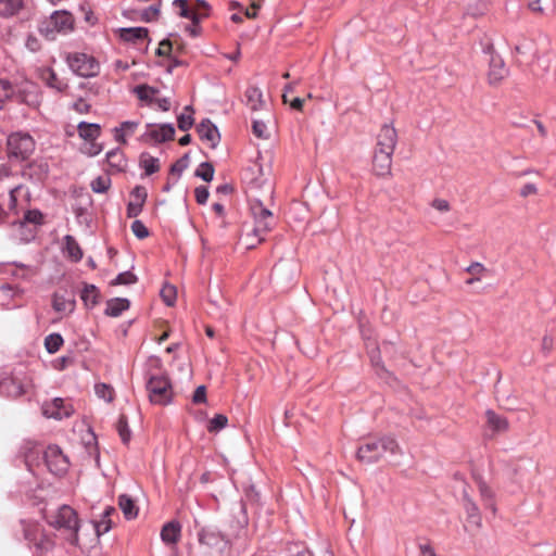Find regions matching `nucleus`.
<instances>
[{
	"label": "nucleus",
	"instance_id": "obj_18",
	"mask_svg": "<svg viewBox=\"0 0 556 556\" xmlns=\"http://www.w3.org/2000/svg\"><path fill=\"white\" fill-rule=\"evenodd\" d=\"M12 237L21 242H28L35 238L36 229L25 222H15L12 224Z\"/></svg>",
	"mask_w": 556,
	"mask_h": 556
},
{
	"label": "nucleus",
	"instance_id": "obj_40",
	"mask_svg": "<svg viewBox=\"0 0 556 556\" xmlns=\"http://www.w3.org/2000/svg\"><path fill=\"white\" fill-rule=\"evenodd\" d=\"M7 273L12 274L13 276L22 279H28L30 278L35 271L29 266H26L24 264H13L9 265Z\"/></svg>",
	"mask_w": 556,
	"mask_h": 556
},
{
	"label": "nucleus",
	"instance_id": "obj_8",
	"mask_svg": "<svg viewBox=\"0 0 556 556\" xmlns=\"http://www.w3.org/2000/svg\"><path fill=\"white\" fill-rule=\"evenodd\" d=\"M250 210L254 220L253 231L264 235L269 232L275 224L273 213L260 200H252Z\"/></svg>",
	"mask_w": 556,
	"mask_h": 556
},
{
	"label": "nucleus",
	"instance_id": "obj_19",
	"mask_svg": "<svg viewBox=\"0 0 556 556\" xmlns=\"http://www.w3.org/2000/svg\"><path fill=\"white\" fill-rule=\"evenodd\" d=\"M138 126L139 122L137 121H125L121 123L118 127L113 129L114 139L122 144H126L127 138L135 134Z\"/></svg>",
	"mask_w": 556,
	"mask_h": 556
},
{
	"label": "nucleus",
	"instance_id": "obj_26",
	"mask_svg": "<svg viewBox=\"0 0 556 556\" xmlns=\"http://www.w3.org/2000/svg\"><path fill=\"white\" fill-rule=\"evenodd\" d=\"M247 105L252 111H258L265 104L263 93L257 87H249L245 91Z\"/></svg>",
	"mask_w": 556,
	"mask_h": 556
},
{
	"label": "nucleus",
	"instance_id": "obj_38",
	"mask_svg": "<svg viewBox=\"0 0 556 556\" xmlns=\"http://www.w3.org/2000/svg\"><path fill=\"white\" fill-rule=\"evenodd\" d=\"M162 2L157 1L156 3L146 8L139 12H136L139 15V18L143 22H152L157 18L160 15Z\"/></svg>",
	"mask_w": 556,
	"mask_h": 556
},
{
	"label": "nucleus",
	"instance_id": "obj_58",
	"mask_svg": "<svg viewBox=\"0 0 556 556\" xmlns=\"http://www.w3.org/2000/svg\"><path fill=\"white\" fill-rule=\"evenodd\" d=\"M431 206L440 212V213H446L451 210V204L447 200L445 199H442V198H435L432 200L431 202Z\"/></svg>",
	"mask_w": 556,
	"mask_h": 556
},
{
	"label": "nucleus",
	"instance_id": "obj_45",
	"mask_svg": "<svg viewBox=\"0 0 556 556\" xmlns=\"http://www.w3.org/2000/svg\"><path fill=\"white\" fill-rule=\"evenodd\" d=\"M91 189L96 193H104L111 186V179L109 176H98L91 181Z\"/></svg>",
	"mask_w": 556,
	"mask_h": 556
},
{
	"label": "nucleus",
	"instance_id": "obj_23",
	"mask_svg": "<svg viewBox=\"0 0 556 556\" xmlns=\"http://www.w3.org/2000/svg\"><path fill=\"white\" fill-rule=\"evenodd\" d=\"M129 308V301L123 298H116L108 301L105 314L111 317H118L123 312Z\"/></svg>",
	"mask_w": 556,
	"mask_h": 556
},
{
	"label": "nucleus",
	"instance_id": "obj_53",
	"mask_svg": "<svg viewBox=\"0 0 556 556\" xmlns=\"http://www.w3.org/2000/svg\"><path fill=\"white\" fill-rule=\"evenodd\" d=\"M131 231L138 239H144L149 236V230L146 227V225L139 220L136 219L131 224Z\"/></svg>",
	"mask_w": 556,
	"mask_h": 556
},
{
	"label": "nucleus",
	"instance_id": "obj_9",
	"mask_svg": "<svg viewBox=\"0 0 556 556\" xmlns=\"http://www.w3.org/2000/svg\"><path fill=\"white\" fill-rule=\"evenodd\" d=\"M47 468L54 476H63L67 472L70 462L58 445H49L43 452Z\"/></svg>",
	"mask_w": 556,
	"mask_h": 556
},
{
	"label": "nucleus",
	"instance_id": "obj_60",
	"mask_svg": "<svg viewBox=\"0 0 556 556\" xmlns=\"http://www.w3.org/2000/svg\"><path fill=\"white\" fill-rule=\"evenodd\" d=\"M12 93V85L5 79H0V101L9 98Z\"/></svg>",
	"mask_w": 556,
	"mask_h": 556
},
{
	"label": "nucleus",
	"instance_id": "obj_4",
	"mask_svg": "<svg viewBox=\"0 0 556 556\" xmlns=\"http://www.w3.org/2000/svg\"><path fill=\"white\" fill-rule=\"evenodd\" d=\"M8 155L10 159L26 160L35 150V141L27 132H13L8 138Z\"/></svg>",
	"mask_w": 556,
	"mask_h": 556
},
{
	"label": "nucleus",
	"instance_id": "obj_56",
	"mask_svg": "<svg viewBox=\"0 0 556 556\" xmlns=\"http://www.w3.org/2000/svg\"><path fill=\"white\" fill-rule=\"evenodd\" d=\"M252 130L257 138H267V126L263 121L254 119Z\"/></svg>",
	"mask_w": 556,
	"mask_h": 556
},
{
	"label": "nucleus",
	"instance_id": "obj_6",
	"mask_svg": "<svg viewBox=\"0 0 556 556\" xmlns=\"http://www.w3.org/2000/svg\"><path fill=\"white\" fill-rule=\"evenodd\" d=\"M67 64L71 70L81 77H93L100 72L99 62L86 53H72L66 58Z\"/></svg>",
	"mask_w": 556,
	"mask_h": 556
},
{
	"label": "nucleus",
	"instance_id": "obj_22",
	"mask_svg": "<svg viewBox=\"0 0 556 556\" xmlns=\"http://www.w3.org/2000/svg\"><path fill=\"white\" fill-rule=\"evenodd\" d=\"M22 289L17 287H13L9 283H3L0 286V305L2 307H11V301L15 298H18L22 294Z\"/></svg>",
	"mask_w": 556,
	"mask_h": 556
},
{
	"label": "nucleus",
	"instance_id": "obj_12",
	"mask_svg": "<svg viewBox=\"0 0 556 556\" xmlns=\"http://www.w3.org/2000/svg\"><path fill=\"white\" fill-rule=\"evenodd\" d=\"M42 414L48 418L63 419L73 414V407L70 404H65L62 399L55 397L50 402L43 403Z\"/></svg>",
	"mask_w": 556,
	"mask_h": 556
},
{
	"label": "nucleus",
	"instance_id": "obj_25",
	"mask_svg": "<svg viewBox=\"0 0 556 556\" xmlns=\"http://www.w3.org/2000/svg\"><path fill=\"white\" fill-rule=\"evenodd\" d=\"M465 271L471 275V277L465 281L468 286L481 281L482 278L485 277V275L489 273L488 268L479 262L471 263L465 268Z\"/></svg>",
	"mask_w": 556,
	"mask_h": 556
},
{
	"label": "nucleus",
	"instance_id": "obj_5",
	"mask_svg": "<svg viewBox=\"0 0 556 556\" xmlns=\"http://www.w3.org/2000/svg\"><path fill=\"white\" fill-rule=\"evenodd\" d=\"M30 387V380L22 370L4 376L0 380V393L8 397H18Z\"/></svg>",
	"mask_w": 556,
	"mask_h": 556
},
{
	"label": "nucleus",
	"instance_id": "obj_24",
	"mask_svg": "<svg viewBox=\"0 0 556 556\" xmlns=\"http://www.w3.org/2000/svg\"><path fill=\"white\" fill-rule=\"evenodd\" d=\"M79 136L86 141L96 140L101 132V128L98 124L80 122L77 126Z\"/></svg>",
	"mask_w": 556,
	"mask_h": 556
},
{
	"label": "nucleus",
	"instance_id": "obj_29",
	"mask_svg": "<svg viewBox=\"0 0 556 556\" xmlns=\"http://www.w3.org/2000/svg\"><path fill=\"white\" fill-rule=\"evenodd\" d=\"M148 29L144 27H130L121 29V38L125 41L137 42L148 37Z\"/></svg>",
	"mask_w": 556,
	"mask_h": 556
},
{
	"label": "nucleus",
	"instance_id": "obj_15",
	"mask_svg": "<svg viewBox=\"0 0 556 556\" xmlns=\"http://www.w3.org/2000/svg\"><path fill=\"white\" fill-rule=\"evenodd\" d=\"M508 75V70L505 66L503 59L500 55H492L490 60V67L488 72V80L492 86L501 84Z\"/></svg>",
	"mask_w": 556,
	"mask_h": 556
},
{
	"label": "nucleus",
	"instance_id": "obj_32",
	"mask_svg": "<svg viewBox=\"0 0 556 556\" xmlns=\"http://www.w3.org/2000/svg\"><path fill=\"white\" fill-rule=\"evenodd\" d=\"M23 7V0H0V17H11Z\"/></svg>",
	"mask_w": 556,
	"mask_h": 556
},
{
	"label": "nucleus",
	"instance_id": "obj_17",
	"mask_svg": "<svg viewBox=\"0 0 556 556\" xmlns=\"http://www.w3.org/2000/svg\"><path fill=\"white\" fill-rule=\"evenodd\" d=\"M181 535V526L178 521H169L165 523L161 530V539L167 544H176Z\"/></svg>",
	"mask_w": 556,
	"mask_h": 556
},
{
	"label": "nucleus",
	"instance_id": "obj_63",
	"mask_svg": "<svg viewBox=\"0 0 556 556\" xmlns=\"http://www.w3.org/2000/svg\"><path fill=\"white\" fill-rule=\"evenodd\" d=\"M186 167H187L186 160L180 159L172 165L170 173L176 174L179 177L182 174V172L186 169Z\"/></svg>",
	"mask_w": 556,
	"mask_h": 556
},
{
	"label": "nucleus",
	"instance_id": "obj_20",
	"mask_svg": "<svg viewBox=\"0 0 556 556\" xmlns=\"http://www.w3.org/2000/svg\"><path fill=\"white\" fill-rule=\"evenodd\" d=\"M464 508L467 514V521L475 528L479 529L482 525L481 515L476 503L465 493Z\"/></svg>",
	"mask_w": 556,
	"mask_h": 556
},
{
	"label": "nucleus",
	"instance_id": "obj_31",
	"mask_svg": "<svg viewBox=\"0 0 556 556\" xmlns=\"http://www.w3.org/2000/svg\"><path fill=\"white\" fill-rule=\"evenodd\" d=\"M481 500L485 508L490 509L493 514L496 513V505L493 501L494 493L491 488L482 480L478 483Z\"/></svg>",
	"mask_w": 556,
	"mask_h": 556
},
{
	"label": "nucleus",
	"instance_id": "obj_55",
	"mask_svg": "<svg viewBox=\"0 0 556 556\" xmlns=\"http://www.w3.org/2000/svg\"><path fill=\"white\" fill-rule=\"evenodd\" d=\"M94 531L97 536H101L102 534L109 532L112 528V521L110 518H103L93 523Z\"/></svg>",
	"mask_w": 556,
	"mask_h": 556
},
{
	"label": "nucleus",
	"instance_id": "obj_43",
	"mask_svg": "<svg viewBox=\"0 0 556 556\" xmlns=\"http://www.w3.org/2000/svg\"><path fill=\"white\" fill-rule=\"evenodd\" d=\"M63 342V338L60 333H50L45 339V346L50 354H53L60 350Z\"/></svg>",
	"mask_w": 556,
	"mask_h": 556
},
{
	"label": "nucleus",
	"instance_id": "obj_59",
	"mask_svg": "<svg viewBox=\"0 0 556 556\" xmlns=\"http://www.w3.org/2000/svg\"><path fill=\"white\" fill-rule=\"evenodd\" d=\"M194 195L199 204H204L208 199V190L204 186L197 187L194 190Z\"/></svg>",
	"mask_w": 556,
	"mask_h": 556
},
{
	"label": "nucleus",
	"instance_id": "obj_27",
	"mask_svg": "<svg viewBox=\"0 0 556 556\" xmlns=\"http://www.w3.org/2000/svg\"><path fill=\"white\" fill-rule=\"evenodd\" d=\"M64 252L73 262H79L83 257V251L78 242L71 235L64 237Z\"/></svg>",
	"mask_w": 556,
	"mask_h": 556
},
{
	"label": "nucleus",
	"instance_id": "obj_52",
	"mask_svg": "<svg viewBox=\"0 0 556 556\" xmlns=\"http://www.w3.org/2000/svg\"><path fill=\"white\" fill-rule=\"evenodd\" d=\"M103 150L102 144L97 143L96 140L93 141H86L84 147L81 148V151L87 154L88 156H96L101 153Z\"/></svg>",
	"mask_w": 556,
	"mask_h": 556
},
{
	"label": "nucleus",
	"instance_id": "obj_3",
	"mask_svg": "<svg viewBox=\"0 0 556 556\" xmlns=\"http://www.w3.org/2000/svg\"><path fill=\"white\" fill-rule=\"evenodd\" d=\"M74 17L67 11H55L51 14L49 20L43 21L39 30L48 39H54L55 33H67L73 30Z\"/></svg>",
	"mask_w": 556,
	"mask_h": 556
},
{
	"label": "nucleus",
	"instance_id": "obj_1",
	"mask_svg": "<svg viewBox=\"0 0 556 556\" xmlns=\"http://www.w3.org/2000/svg\"><path fill=\"white\" fill-rule=\"evenodd\" d=\"M386 454L401 455L402 450L397 441L391 435L369 439L362 443L356 452V458L364 464L377 463Z\"/></svg>",
	"mask_w": 556,
	"mask_h": 556
},
{
	"label": "nucleus",
	"instance_id": "obj_14",
	"mask_svg": "<svg viewBox=\"0 0 556 556\" xmlns=\"http://www.w3.org/2000/svg\"><path fill=\"white\" fill-rule=\"evenodd\" d=\"M392 155V152L375 149L372 170L377 176L384 177L391 174Z\"/></svg>",
	"mask_w": 556,
	"mask_h": 556
},
{
	"label": "nucleus",
	"instance_id": "obj_62",
	"mask_svg": "<svg viewBox=\"0 0 556 556\" xmlns=\"http://www.w3.org/2000/svg\"><path fill=\"white\" fill-rule=\"evenodd\" d=\"M143 205L136 203L134 201H130L127 205V216L128 217H136L138 216L142 211Z\"/></svg>",
	"mask_w": 556,
	"mask_h": 556
},
{
	"label": "nucleus",
	"instance_id": "obj_21",
	"mask_svg": "<svg viewBox=\"0 0 556 556\" xmlns=\"http://www.w3.org/2000/svg\"><path fill=\"white\" fill-rule=\"evenodd\" d=\"M485 417L488 427L494 432H504L508 430V420L505 417L497 415L494 410L488 409L485 412Z\"/></svg>",
	"mask_w": 556,
	"mask_h": 556
},
{
	"label": "nucleus",
	"instance_id": "obj_10",
	"mask_svg": "<svg viewBox=\"0 0 556 556\" xmlns=\"http://www.w3.org/2000/svg\"><path fill=\"white\" fill-rule=\"evenodd\" d=\"M198 540L201 545L210 548L223 549L228 545L226 535L213 526L202 527L198 532Z\"/></svg>",
	"mask_w": 556,
	"mask_h": 556
},
{
	"label": "nucleus",
	"instance_id": "obj_37",
	"mask_svg": "<svg viewBox=\"0 0 556 556\" xmlns=\"http://www.w3.org/2000/svg\"><path fill=\"white\" fill-rule=\"evenodd\" d=\"M99 291L93 285H86L81 291V300L86 306L93 307L98 303Z\"/></svg>",
	"mask_w": 556,
	"mask_h": 556
},
{
	"label": "nucleus",
	"instance_id": "obj_51",
	"mask_svg": "<svg viewBox=\"0 0 556 556\" xmlns=\"http://www.w3.org/2000/svg\"><path fill=\"white\" fill-rule=\"evenodd\" d=\"M22 222H25L27 225H31V227L36 228V226L40 225L42 222V214L38 210L27 211Z\"/></svg>",
	"mask_w": 556,
	"mask_h": 556
},
{
	"label": "nucleus",
	"instance_id": "obj_54",
	"mask_svg": "<svg viewBox=\"0 0 556 556\" xmlns=\"http://www.w3.org/2000/svg\"><path fill=\"white\" fill-rule=\"evenodd\" d=\"M137 281V277L131 271H124L116 276L112 285H132Z\"/></svg>",
	"mask_w": 556,
	"mask_h": 556
},
{
	"label": "nucleus",
	"instance_id": "obj_13",
	"mask_svg": "<svg viewBox=\"0 0 556 556\" xmlns=\"http://www.w3.org/2000/svg\"><path fill=\"white\" fill-rule=\"evenodd\" d=\"M396 143L397 132L395 128L390 124H384L377 136L376 150H383L393 153Z\"/></svg>",
	"mask_w": 556,
	"mask_h": 556
},
{
	"label": "nucleus",
	"instance_id": "obj_36",
	"mask_svg": "<svg viewBox=\"0 0 556 556\" xmlns=\"http://www.w3.org/2000/svg\"><path fill=\"white\" fill-rule=\"evenodd\" d=\"M173 5L179 8V16L191 20L193 24L200 22L202 16L188 9L187 0H174Z\"/></svg>",
	"mask_w": 556,
	"mask_h": 556
},
{
	"label": "nucleus",
	"instance_id": "obj_64",
	"mask_svg": "<svg viewBox=\"0 0 556 556\" xmlns=\"http://www.w3.org/2000/svg\"><path fill=\"white\" fill-rule=\"evenodd\" d=\"M419 551L421 556H437L434 548L428 543L420 544Z\"/></svg>",
	"mask_w": 556,
	"mask_h": 556
},
{
	"label": "nucleus",
	"instance_id": "obj_48",
	"mask_svg": "<svg viewBox=\"0 0 556 556\" xmlns=\"http://www.w3.org/2000/svg\"><path fill=\"white\" fill-rule=\"evenodd\" d=\"M195 176L200 177L204 181H211L214 177L213 165L207 162L201 163L195 170Z\"/></svg>",
	"mask_w": 556,
	"mask_h": 556
},
{
	"label": "nucleus",
	"instance_id": "obj_33",
	"mask_svg": "<svg viewBox=\"0 0 556 556\" xmlns=\"http://www.w3.org/2000/svg\"><path fill=\"white\" fill-rule=\"evenodd\" d=\"M106 161L109 165L116 170H123L126 167V160L119 149H114L106 153Z\"/></svg>",
	"mask_w": 556,
	"mask_h": 556
},
{
	"label": "nucleus",
	"instance_id": "obj_30",
	"mask_svg": "<svg viewBox=\"0 0 556 556\" xmlns=\"http://www.w3.org/2000/svg\"><path fill=\"white\" fill-rule=\"evenodd\" d=\"M139 165L144 170V175L150 176L160 170V160L150 155L149 153H142L139 159Z\"/></svg>",
	"mask_w": 556,
	"mask_h": 556
},
{
	"label": "nucleus",
	"instance_id": "obj_61",
	"mask_svg": "<svg viewBox=\"0 0 556 556\" xmlns=\"http://www.w3.org/2000/svg\"><path fill=\"white\" fill-rule=\"evenodd\" d=\"M192 401L195 404L205 403V401H206V389H205L204 386H199L195 389V391L193 393Z\"/></svg>",
	"mask_w": 556,
	"mask_h": 556
},
{
	"label": "nucleus",
	"instance_id": "obj_42",
	"mask_svg": "<svg viewBox=\"0 0 556 556\" xmlns=\"http://www.w3.org/2000/svg\"><path fill=\"white\" fill-rule=\"evenodd\" d=\"M43 79L46 80L49 87L58 91H63L67 87V85L63 80L58 78L56 74L51 68L45 72Z\"/></svg>",
	"mask_w": 556,
	"mask_h": 556
},
{
	"label": "nucleus",
	"instance_id": "obj_57",
	"mask_svg": "<svg viewBox=\"0 0 556 556\" xmlns=\"http://www.w3.org/2000/svg\"><path fill=\"white\" fill-rule=\"evenodd\" d=\"M147 197H148V193H147V190L144 187L142 186H137L132 191H131V198H132V201L136 202V203H139L141 205L144 204L146 200H147Z\"/></svg>",
	"mask_w": 556,
	"mask_h": 556
},
{
	"label": "nucleus",
	"instance_id": "obj_39",
	"mask_svg": "<svg viewBox=\"0 0 556 556\" xmlns=\"http://www.w3.org/2000/svg\"><path fill=\"white\" fill-rule=\"evenodd\" d=\"M52 306L54 311L59 313L72 312L74 308V302L66 299L63 295L54 294L52 300Z\"/></svg>",
	"mask_w": 556,
	"mask_h": 556
},
{
	"label": "nucleus",
	"instance_id": "obj_34",
	"mask_svg": "<svg viewBox=\"0 0 556 556\" xmlns=\"http://www.w3.org/2000/svg\"><path fill=\"white\" fill-rule=\"evenodd\" d=\"M265 236L266 235H264V233H258V232L253 231V228H252L251 230H249L242 235L241 242L245 249H249V250L254 249L261 242L264 241Z\"/></svg>",
	"mask_w": 556,
	"mask_h": 556
},
{
	"label": "nucleus",
	"instance_id": "obj_46",
	"mask_svg": "<svg viewBox=\"0 0 556 556\" xmlns=\"http://www.w3.org/2000/svg\"><path fill=\"white\" fill-rule=\"evenodd\" d=\"M94 392L99 399H102L105 402H112L114 399V390L106 383H97L94 386Z\"/></svg>",
	"mask_w": 556,
	"mask_h": 556
},
{
	"label": "nucleus",
	"instance_id": "obj_44",
	"mask_svg": "<svg viewBox=\"0 0 556 556\" xmlns=\"http://www.w3.org/2000/svg\"><path fill=\"white\" fill-rule=\"evenodd\" d=\"M116 428H117V432L121 437L122 442L124 444H128L131 439V432H130V429L128 427V422H127V419L125 416H121L118 418Z\"/></svg>",
	"mask_w": 556,
	"mask_h": 556
},
{
	"label": "nucleus",
	"instance_id": "obj_7",
	"mask_svg": "<svg viewBox=\"0 0 556 556\" xmlns=\"http://www.w3.org/2000/svg\"><path fill=\"white\" fill-rule=\"evenodd\" d=\"M147 390L153 404L167 405L172 402V386L164 376L151 377L147 383Z\"/></svg>",
	"mask_w": 556,
	"mask_h": 556
},
{
	"label": "nucleus",
	"instance_id": "obj_28",
	"mask_svg": "<svg viewBox=\"0 0 556 556\" xmlns=\"http://www.w3.org/2000/svg\"><path fill=\"white\" fill-rule=\"evenodd\" d=\"M118 506L121 510L123 511L126 519L130 520L137 517L138 515V507L136 506L135 502L131 497H129L126 494H122L118 497Z\"/></svg>",
	"mask_w": 556,
	"mask_h": 556
},
{
	"label": "nucleus",
	"instance_id": "obj_2",
	"mask_svg": "<svg viewBox=\"0 0 556 556\" xmlns=\"http://www.w3.org/2000/svg\"><path fill=\"white\" fill-rule=\"evenodd\" d=\"M47 521L54 529L66 532L71 544L75 546L79 544L80 519L74 508L62 505L48 517Z\"/></svg>",
	"mask_w": 556,
	"mask_h": 556
},
{
	"label": "nucleus",
	"instance_id": "obj_47",
	"mask_svg": "<svg viewBox=\"0 0 556 556\" xmlns=\"http://www.w3.org/2000/svg\"><path fill=\"white\" fill-rule=\"evenodd\" d=\"M228 424L227 416L223 414L215 415L208 422L207 431L208 432H218L222 429L226 428Z\"/></svg>",
	"mask_w": 556,
	"mask_h": 556
},
{
	"label": "nucleus",
	"instance_id": "obj_35",
	"mask_svg": "<svg viewBox=\"0 0 556 556\" xmlns=\"http://www.w3.org/2000/svg\"><path fill=\"white\" fill-rule=\"evenodd\" d=\"M134 92L139 100L151 103L154 101L153 97L159 90L148 85H138L134 88Z\"/></svg>",
	"mask_w": 556,
	"mask_h": 556
},
{
	"label": "nucleus",
	"instance_id": "obj_41",
	"mask_svg": "<svg viewBox=\"0 0 556 556\" xmlns=\"http://www.w3.org/2000/svg\"><path fill=\"white\" fill-rule=\"evenodd\" d=\"M193 110L190 105L186 106L184 112L178 116V128L182 131L189 130L193 125Z\"/></svg>",
	"mask_w": 556,
	"mask_h": 556
},
{
	"label": "nucleus",
	"instance_id": "obj_16",
	"mask_svg": "<svg viewBox=\"0 0 556 556\" xmlns=\"http://www.w3.org/2000/svg\"><path fill=\"white\" fill-rule=\"evenodd\" d=\"M199 137L205 141L210 148H216L220 140V135L217 127L210 121L203 119L197 128Z\"/></svg>",
	"mask_w": 556,
	"mask_h": 556
},
{
	"label": "nucleus",
	"instance_id": "obj_50",
	"mask_svg": "<svg viewBox=\"0 0 556 556\" xmlns=\"http://www.w3.org/2000/svg\"><path fill=\"white\" fill-rule=\"evenodd\" d=\"M488 10V1L486 0H479L478 2L470 4L467 9V14L471 16H481L483 15Z\"/></svg>",
	"mask_w": 556,
	"mask_h": 556
},
{
	"label": "nucleus",
	"instance_id": "obj_11",
	"mask_svg": "<svg viewBox=\"0 0 556 556\" xmlns=\"http://www.w3.org/2000/svg\"><path fill=\"white\" fill-rule=\"evenodd\" d=\"M175 135V128L172 124H148L146 131L141 136L144 142L161 143L172 140Z\"/></svg>",
	"mask_w": 556,
	"mask_h": 556
},
{
	"label": "nucleus",
	"instance_id": "obj_49",
	"mask_svg": "<svg viewBox=\"0 0 556 556\" xmlns=\"http://www.w3.org/2000/svg\"><path fill=\"white\" fill-rule=\"evenodd\" d=\"M161 298L163 299L166 305H174L176 300V288L172 285H165L161 289Z\"/></svg>",
	"mask_w": 556,
	"mask_h": 556
}]
</instances>
